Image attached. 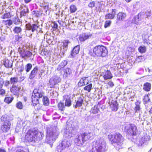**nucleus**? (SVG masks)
Returning <instances> with one entry per match:
<instances>
[{
  "label": "nucleus",
  "mask_w": 152,
  "mask_h": 152,
  "mask_svg": "<svg viewBox=\"0 0 152 152\" xmlns=\"http://www.w3.org/2000/svg\"><path fill=\"white\" fill-rule=\"evenodd\" d=\"M145 18L144 13L140 12L133 18L132 22L136 24H139L140 21L142 20Z\"/></svg>",
  "instance_id": "13"
},
{
  "label": "nucleus",
  "mask_w": 152,
  "mask_h": 152,
  "mask_svg": "<svg viewBox=\"0 0 152 152\" xmlns=\"http://www.w3.org/2000/svg\"><path fill=\"white\" fill-rule=\"evenodd\" d=\"M126 17V14L123 12H119L117 15V20L118 21H123Z\"/></svg>",
  "instance_id": "24"
},
{
  "label": "nucleus",
  "mask_w": 152,
  "mask_h": 152,
  "mask_svg": "<svg viewBox=\"0 0 152 152\" xmlns=\"http://www.w3.org/2000/svg\"><path fill=\"white\" fill-rule=\"evenodd\" d=\"M83 102V99L81 97H79L75 104H73V107L77 108L82 106Z\"/></svg>",
  "instance_id": "23"
},
{
  "label": "nucleus",
  "mask_w": 152,
  "mask_h": 152,
  "mask_svg": "<svg viewBox=\"0 0 152 152\" xmlns=\"http://www.w3.org/2000/svg\"><path fill=\"white\" fill-rule=\"evenodd\" d=\"M44 95V92L39 89H35L34 90L31 96L32 102L33 106H35L39 103V99L42 98Z\"/></svg>",
  "instance_id": "5"
},
{
  "label": "nucleus",
  "mask_w": 152,
  "mask_h": 152,
  "mask_svg": "<svg viewBox=\"0 0 152 152\" xmlns=\"http://www.w3.org/2000/svg\"><path fill=\"white\" fill-rule=\"evenodd\" d=\"M1 120L2 121H4V123L5 121L10 122V121L12 119V117H10V116L7 115H3L1 117Z\"/></svg>",
  "instance_id": "29"
},
{
  "label": "nucleus",
  "mask_w": 152,
  "mask_h": 152,
  "mask_svg": "<svg viewBox=\"0 0 152 152\" xmlns=\"http://www.w3.org/2000/svg\"><path fill=\"white\" fill-rule=\"evenodd\" d=\"M107 84L111 87H112L114 85L113 82L111 81H109L107 83Z\"/></svg>",
  "instance_id": "64"
},
{
  "label": "nucleus",
  "mask_w": 152,
  "mask_h": 152,
  "mask_svg": "<svg viewBox=\"0 0 152 152\" xmlns=\"http://www.w3.org/2000/svg\"><path fill=\"white\" fill-rule=\"evenodd\" d=\"M146 50V47L144 46H140L138 48V50L139 52L141 53H145V52Z\"/></svg>",
  "instance_id": "43"
},
{
  "label": "nucleus",
  "mask_w": 152,
  "mask_h": 152,
  "mask_svg": "<svg viewBox=\"0 0 152 152\" xmlns=\"http://www.w3.org/2000/svg\"><path fill=\"white\" fill-rule=\"evenodd\" d=\"M108 137L112 144L116 149L119 150L122 148L124 138L121 134L116 133L113 134L109 135Z\"/></svg>",
  "instance_id": "2"
},
{
  "label": "nucleus",
  "mask_w": 152,
  "mask_h": 152,
  "mask_svg": "<svg viewBox=\"0 0 152 152\" xmlns=\"http://www.w3.org/2000/svg\"><path fill=\"white\" fill-rule=\"evenodd\" d=\"M140 106H136L135 108V110L136 111V112H138V111H139L140 110Z\"/></svg>",
  "instance_id": "63"
},
{
  "label": "nucleus",
  "mask_w": 152,
  "mask_h": 152,
  "mask_svg": "<svg viewBox=\"0 0 152 152\" xmlns=\"http://www.w3.org/2000/svg\"><path fill=\"white\" fill-rule=\"evenodd\" d=\"M80 49L79 45H77L74 48L71 53V55L72 57L74 56L76 54H78Z\"/></svg>",
  "instance_id": "26"
},
{
  "label": "nucleus",
  "mask_w": 152,
  "mask_h": 152,
  "mask_svg": "<svg viewBox=\"0 0 152 152\" xmlns=\"http://www.w3.org/2000/svg\"><path fill=\"white\" fill-rule=\"evenodd\" d=\"M38 71V68L37 66H35L31 71L29 76V78L30 79L34 78L36 75Z\"/></svg>",
  "instance_id": "21"
},
{
  "label": "nucleus",
  "mask_w": 152,
  "mask_h": 152,
  "mask_svg": "<svg viewBox=\"0 0 152 152\" xmlns=\"http://www.w3.org/2000/svg\"><path fill=\"white\" fill-rule=\"evenodd\" d=\"M112 11L111 13H109L108 15H107L105 16V18H107L111 19H113L114 18L116 14V10L115 9H112Z\"/></svg>",
  "instance_id": "27"
},
{
  "label": "nucleus",
  "mask_w": 152,
  "mask_h": 152,
  "mask_svg": "<svg viewBox=\"0 0 152 152\" xmlns=\"http://www.w3.org/2000/svg\"><path fill=\"white\" fill-rule=\"evenodd\" d=\"M71 144L69 141L65 140L62 141L57 147L56 152H62L66 148L68 147Z\"/></svg>",
  "instance_id": "10"
},
{
  "label": "nucleus",
  "mask_w": 152,
  "mask_h": 152,
  "mask_svg": "<svg viewBox=\"0 0 152 152\" xmlns=\"http://www.w3.org/2000/svg\"><path fill=\"white\" fill-rule=\"evenodd\" d=\"M104 47L103 46L99 45L95 47L93 49L94 53L97 56L104 57Z\"/></svg>",
  "instance_id": "12"
},
{
  "label": "nucleus",
  "mask_w": 152,
  "mask_h": 152,
  "mask_svg": "<svg viewBox=\"0 0 152 152\" xmlns=\"http://www.w3.org/2000/svg\"><path fill=\"white\" fill-rule=\"evenodd\" d=\"M21 28L19 27H15L13 31L15 33L18 34L20 33L22 31Z\"/></svg>",
  "instance_id": "39"
},
{
  "label": "nucleus",
  "mask_w": 152,
  "mask_h": 152,
  "mask_svg": "<svg viewBox=\"0 0 152 152\" xmlns=\"http://www.w3.org/2000/svg\"><path fill=\"white\" fill-rule=\"evenodd\" d=\"M88 77H84L83 78V80L84 81V85H86L88 84V80L87 79L88 78Z\"/></svg>",
  "instance_id": "57"
},
{
  "label": "nucleus",
  "mask_w": 152,
  "mask_h": 152,
  "mask_svg": "<svg viewBox=\"0 0 152 152\" xmlns=\"http://www.w3.org/2000/svg\"><path fill=\"white\" fill-rule=\"evenodd\" d=\"M95 2L94 1H92L90 2L88 4V6L91 8H92L95 6Z\"/></svg>",
  "instance_id": "56"
},
{
  "label": "nucleus",
  "mask_w": 152,
  "mask_h": 152,
  "mask_svg": "<svg viewBox=\"0 0 152 152\" xmlns=\"http://www.w3.org/2000/svg\"><path fill=\"white\" fill-rule=\"evenodd\" d=\"M111 23V20H107L105 22V28L109 26Z\"/></svg>",
  "instance_id": "54"
},
{
  "label": "nucleus",
  "mask_w": 152,
  "mask_h": 152,
  "mask_svg": "<svg viewBox=\"0 0 152 152\" xmlns=\"http://www.w3.org/2000/svg\"><path fill=\"white\" fill-rule=\"evenodd\" d=\"M21 11L20 12V15L21 16H26L28 13L29 11L27 6L24 5L20 7Z\"/></svg>",
  "instance_id": "17"
},
{
  "label": "nucleus",
  "mask_w": 152,
  "mask_h": 152,
  "mask_svg": "<svg viewBox=\"0 0 152 152\" xmlns=\"http://www.w3.org/2000/svg\"><path fill=\"white\" fill-rule=\"evenodd\" d=\"M14 99L13 96L6 97L4 99V102L6 103L9 104L12 102Z\"/></svg>",
  "instance_id": "37"
},
{
  "label": "nucleus",
  "mask_w": 152,
  "mask_h": 152,
  "mask_svg": "<svg viewBox=\"0 0 152 152\" xmlns=\"http://www.w3.org/2000/svg\"><path fill=\"white\" fill-rule=\"evenodd\" d=\"M125 129L127 134L130 136L136 135L137 132L136 126L132 124L126 125L125 126Z\"/></svg>",
  "instance_id": "8"
},
{
  "label": "nucleus",
  "mask_w": 152,
  "mask_h": 152,
  "mask_svg": "<svg viewBox=\"0 0 152 152\" xmlns=\"http://www.w3.org/2000/svg\"><path fill=\"white\" fill-rule=\"evenodd\" d=\"M143 89L145 91H149L151 89V84L150 83L146 82L143 85Z\"/></svg>",
  "instance_id": "30"
},
{
  "label": "nucleus",
  "mask_w": 152,
  "mask_h": 152,
  "mask_svg": "<svg viewBox=\"0 0 152 152\" xmlns=\"http://www.w3.org/2000/svg\"><path fill=\"white\" fill-rule=\"evenodd\" d=\"M18 81V78L17 77H12L10 79V82L12 85L16 83Z\"/></svg>",
  "instance_id": "38"
},
{
  "label": "nucleus",
  "mask_w": 152,
  "mask_h": 152,
  "mask_svg": "<svg viewBox=\"0 0 152 152\" xmlns=\"http://www.w3.org/2000/svg\"><path fill=\"white\" fill-rule=\"evenodd\" d=\"M3 64L6 68H12V62L10 61L8 59L5 60L3 61Z\"/></svg>",
  "instance_id": "28"
},
{
  "label": "nucleus",
  "mask_w": 152,
  "mask_h": 152,
  "mask_svg": "<svg viewBox=\"0 0 152 152\" xmlns=\"http://www.w3.org/2000/svg\"><path fill=\"white\" fill-rule=\"evenodd\" d=\"M99 111V109L98 106L96 105L91 108L90 110V112L94 114L97 113Z\"/></svg>",
  "instance_id": "32"
},
{
  "label": "nucleus",
  "mask_w": 152,
  "mask_h": 152,
  "mask_svg": "<svg viewBox=\"0 0 152 152\" xmlns=\"http://www.w3.org/2000/svg\"><path fill=\"white\" fill-rule=\"evenodd\" d=\"M108 104L109 105L112 111H116L118 109V104L116 101L111 102L110 104V102H109Z\"/></svg>",
  "instance_id": "19"
},
{
  "label": "nucleus",
  "mask_w": 152,
  "mask_h": 152,
  "mask_svg": "<svg viewBox=\"0 0 152 152\" xmlns=\"http://www.w3.org/2000/svg\"><path fill=\"white\" fill-rule=\"evenodd\" d=\"M52 26L53 30H56L58 28V24L55 22H54L52 23Z\"/></svg>",
  "instance_id": "53"
},
{
  "label": "nucleus",
  "mask_w": 152,
  "mask_h": 152,
  "mask_svg": "<svg viewBox=\"0 0 152 152\" xmlns=\"http://www.w3.org/2000/svg\"><path fill=\"white\" fill-rule=\"evenodd\" d=\"M11 17L10 13L8 12L4 14L1 16V18L2 19H5L6 18H9Z\"/></svg>",
  "instance_id": "46"
},
{
  "label": "nucleus",
  "mask_w": 152,
  "mask_h": 152,
  "mask_svg": "<svg viewBox=\"0 0 152 152\" xmlns=\"http://www.w3.org/2000/svg\"><path fill=\"white\" fill-rule=\"evenodd\" d=\"M104 142L101 140L99 141H96L94 144L93 147L89 152H104Z\"/></svg>",
  "instance_id": "6"
},
{
  "label": "nucleus",
  "mask_w": 152,
  "mask_h": 152,
  "mask_svg": "<svg viewBox=\"0 0 152 152\" xmlns=\"http://www.w3.org/2000/svg\"><path fill=\"white\" fill-rule=\"evenodd\" d=\"M20 53L22 57L25 59L31 57L32 55V53L28 51H21Z\"/></svg>",
  "instance_id": "18"
},
{
  "label": "nucleus",
  "mask_w": 152,
  "mask_h": 152,
  "mask_svg": "<svg viewBox=\"0 0 152 152\" xmlns=\"http://www.w3.org/2000/svg\"><path fill=\"white\" fill-rule=\"evenodd\" d=\"M92 135L91 132H82L77 135V137L74 140L75 142L77 145L81 146L89 140Z\"/></svg>",
  "instance_id": "4"
},
{
  "label": "nucleus",
  "mask_w": 152,
  "mask_h": 152,
  "mask_svg": "<svg viewBox=\"0 0 152 152\" xmlns=\"http://www.w3.org/2000/svg\"><path fill=\"white\" fill-rule=\"evenodd\" d=\"M72 123V122L70 124L67 123V126L64 135V137L66 138L69 139L72 137L73 131L75 128V126Z\"/></svg>",
  "instance_id": "7"
},
{
  "label": "nucleus",
  "mask_w": 152,
  "mask_h": 152,
  "mask_svg": "<svg viewBox=\"0 0 152 152\" xmlns=\"http://www.w3.org/2000/svg\"><path fill=\"white\" fill-rule=\"evenodd\" d=\"M65 106H65L64 103L60 102L58 104V107L59 110L61 111L64 110L65 108Z\"/></svg>",
  "instance_id": "40"
},
{
  "label": "nucleus",
  "mask_w": 152,
  "mask_h": 152,
  "mask_svg": "<svg viewBox=\"0 0 152 152\" xmlns=\"http://www.w3.org/2000/svg\"><path fill=\"white\" fill-rule=\"evenodd\" d=\"M21 88L20 86H17L15 85H12L10 88V90L11 92L14 95L17 96V97L19 96Z\"/></svg>",
  "instance_id": "15"
},
{
  "label": "nucleus",
  "mask_w": 152,
  "mask_h": 152,
  "mask_svg": "<svg viewBox=\"0 0 152 152\" xmlns=\"http://www.w3.org/2000/svg\"><path fill=\"white\" fill-rule=\"evenodd\" d=\"M113 77L110 71L107 70L105 73V80L108 79H111Z\"/></svg>",
  "instance_id": "35"
},
{
  "label": "nucleus",
  "mask_w": 152,
  "mask_h": 152,
  "mask_svg": "<svg viewBox=\"0 0 152 152\" xmlns=\"http://www.w3.org/2000/svg\"><path fill=\"white\" fill-rule=\"evenodd\" d=\"M15 39L16 42H19L22 40V37L19 35H16L15 36Z\"/></svg>",
  "instance_id": "50"
},
{
  "label": "nucleus",
  "mask_w": 152,
  "mask_h": 152,
  "mask_svg": "<svg viewBox=\"0 0 152 152\" xmlns=\"http://www.w3.org/2000/svg\"><path fill=\"white\" fill-rule=\"evenodd\" d=\"M69 42V41L68 40H64L63 41V48L65 51L66 50L68 47V44Z\"/></svg>",
  "instance_id": "36"
},
{
  "label": "nucleus",
  "mask_w": 152,
  "mask_h": 152,
  "mask_svg": "<svg viewBox=\"0 0 152 152\" xmlns=\"http://www.w3.org/2000/svg\"><path fill=\"white\" fill-rule=\"evenodd\" d=\"M64 73L63 75V77L66 78L69 76L72 73V70L70 68H67L63 70Z\"/></svg>",
  "instance_id": "25"
},
{
  "label": "nucleus",
  "mask_w": 152,
  "mask_h": 152,
  "mask_svg": "<svg viewBox=\"0 0 152 152\" xmlns=\"http://www.w3.org/2000/svg\"><path fill=\"white\" fill-rule=\"evenodd\" d=\"M33 14L37 17H38L39 15V12L37 11H34L33 12Z\"/></svg>",
  "instance_id": "58"
},
{
  "label": "nucleus",
  "mask_w": 152,
  "mask_h": 152,
  "mask_svg": "<svg viewBox=\"0 0 152 152\" xmlns=\"http://www.w3.org/2000/svg\"><path fill=\"white\" fill-rule=\"evenodd\" d=\"M5 92L4 90L1 88L0 89V95H4Z\"/></svg>",
  "instance_id": "62"
},
{
  "label": "nucleus",
  "mask_w": 152,
  "mask_h": 152,
  "mask_svg": "<svg viewBox=\"0 0 152 152\" xmlns=\"http://www.w3.org/2000/svg\"><path fill=\"white\" fill-rule=\"evenodd\" d=\"M144 100L146 103L148 102L150 100V99H149L148 96V95H147L145 96Z\"/></svg>",
  "instance_id": "59"
},
{
  "label": "nucleus",
  "mask_w": 152,
  "mask_h": 152,
  "mask_svg": "<svg viewBox=\"0 0 152 152\" xmlns=\"http://www.w3.org/2000/svg\"><path fill=\"white\" fill-rule=\"evenodd\" d=\"M16 107L18 109H22L23 105L22 103L21 102H19L16 104Z\"/></svg>",
  "instance_id": "47"
},
{
  "label": "nucleus",
  "mask_w": 152,
  "mask_h": 152,
  "mask_svg": "<svg viewBox=\"0 0 152 152\" xmlns=\"http://www.w3.org/2000/svg\"><path fill=\"white\" fill-rule=\"evenodd\" d=\"M43 104L46 106L48 105L49 104V100L47 97L44 96L42 99Z\"/></svg>",
  "instance_id": "33"
},
{
  "label": "nucleus",
  "mask_w": 152,
  "mask_h": 152,
  "mask_svg": "<svg viewBox=\"0 0 152 152\" xmlns=\"http://www.w3.org/2000/svg\"><path fill=\"white\" fill-rule=\"evenodd\" d=\"M63 100L64 101L65 106L69 107L72 104L70 96L68 95H65L63 96Z\"/></svg>",
  "instance_id": "16"
},
{
  "label": "nucleus",
  "mask_w": 152,
  "mask_h": 152,
  "mask_svg": "<svg viewBox=\"0 0 152 152\" xmlns=\"http://www.w3.org/2000/svg\"><path fill=\"white\" fill-rule=\"evenodd\" d=\"M145 60L144 57L142 56H138L136 58V61L138 62H141Z\"/></svg>",
  "instance_id": "45"
},
{
  "label": "nucleus",
  "mask_w": 152,
  "mask_h": 152,
  "mask_svg": "<svg viewBox=\"0 0 152 152\" xmlns=\"http://www.w3.org/2000/svg\"><path fill=\"white\" fill-rule=\"evenodd\" d=\"M59 131L56 126H52L47 129L46 141L50 143L54 141L59 134Z\"/></svg>",
  "instance_id": "3"
},
{
  "label": "nucleus",
  "mask_w": 152,
  "mask_h": 152,
  "mask_svg": "<svg viewBox=\"0 0 152 152\" xmlns=\"http://www.w3.org/2000/svg\"><path fill=\"white\" fill-rule=\"evenodd\" d=\"M92 84H90L84 87V89L85 90L87 91L88 92H90L92 88Z\"/></svg>",
  "instance_id": "41"
},
{
  "label": "nucleus",
  "mask_w": 152,
  "mask_h": 152,
  "mask_svg": "<svg viewBox=\"0 0 152 152\" xmlns=\"http://www.w3.org/2000/svg\"><path fill=\"white\" fill-rule=\"evenodd\" d=\"M145 18H148L151 15V11H147L145 13H144Z\"/></svg>",
  "instance_id": "52"
},
{
  "label": "nucleus",
  "mask_w": 152,
  "mask_h": 152,
  "mask_svg": "<svg viewBox=\"0 0 152 152\" xmlns=\"http://www.w3.org/2000/svg\"><path fill=\"white\" fill-rule=\"evenodd\" d=\"M10 82L9 81H4V86L7 88L9 87V86L10 84Z\"/></svg>",
  "instance_id": "55"
},
{
  "label": "nucleus",
  "mask_w": 152,
  "mask_h": 152,
  "mask_svg": "<svg viewBox=\"0 0 152 152\" xmlns=\"http://www.w3.org/2000/svg\"><path fill=\"white\" fill-rule=\"evenodd\" d=\"M67 64V61L66 60L63 61L61 63H60L58 65L57 69L58 71H59L61 69L64 68L66 66Z\"/></svg>",
  "instance_id": "31"
},
{
  "label": "nucleus",
  "mask_w": 152,
  "mask_h": 152,
  "mask_svg": "<svg viewBox=\"0 0 152 152\" xmlns=\"http://www.w3.org/2000/svg\"><path fill=\"white\" fill-rule=\"evenodd\" d=\"M84 81L83 78L81 79L80 81L78 83V85L79 86L81 87L84 86Z\"/></svg>",
  "instance_id": "51"
},
{
  "label": "nucleus",
  "mask_w": 152,
  "mask_h": 152,
  "mask_svg": "<svg viewBox=\"0 0 152 152\" xmlns=\"http://www.w3.org/2000/svg\"><path fill=\"white\" fill-rule=\"evenodd\" d=\"M11 124L10 122L5 121L1 127V129L4 132H7L9 130Z\"/></svg>",
  "instance_id": "20"
},
{
  "label": "nucleus",
  "mask_w": 152,
  "mask_h": 152,
  "mask_svg": "<svg viewBox=\"0 0 152 152\" xmlns=\"http://www.w3.org/2000/svg\"><path fill=\"white\" fill-rule=\"evenodd\" d=\"M4 21L5 22V25H8L9 26H11L12 24V20H4Z\"/></svg>",
  "instance_id": "48"
},
{
  "label": "nucleus",
  "mask_w": 152,
  "mask_h": 152,
  "mask_svg": "<svg viewBox=\"0 0 152 152\" xmlns=\"http://www.w3.org/2000/svg\"><path fill=\"white\" fill-rule=\"evenodd\" d=\"M150 137L147 134L144 135L143 137L139 139L136 140V145L137 146H140L144 145H147L148 143L150 140Z\"/></svg>",
  "instance_id": "9"
},
{
  "label": "nucleus",
  "mask_w": 152,
  "mask_h": 152,
  "mask_svg": "<svg viewBox=\"0 0 152 152\" xmlns=\"http://www.w3.org/2000/svg\"><path fill=\"white\" fill-rule=\"evenodd\" d=\"M44 137L43 134L35 129H29L26 133L25 136L26 142L34 143H38Z\"/></svg>",
  "instance_id": "1"
},
{
  "label": "nucleus",
  "mask_w": 152,
  "mask_h": 152,
  "mask_svg": "<svg viewBox=\"0 0 152 152\" xmlns=\"http://www.w3.org/2000/svg\"><path fill=\"white\" fill-rule=\"evenodd\" d=\"M139 2H136L133 5V7L134 8H138V7L139 5Z\"/></svg>",
  "instance_id": "61"
},
{
  "label": "nucleus",
  "mask_w": 152,
  "mask_h": 152,
  "mask_svg": "<svg viewBox=\"0 0 152 152\" xmlns=\"http://www.w3.org/2000/svg\"><path fill=\"white\" fill-rule=\"evenodd\" d=\"M13 22L15 25H18L20 23V21L18 17H15L13 19Z\"/></svg>",
  "instance_id": "42"
},
{
  "label": "nucleus",
  "mask_w": 152,
  "mask_h": 152,
  "mask_svg": "<svg viewBox=\"0 0 152 152\" xmlns=\"http://www.w3.org/2000/svg\"><path fill=\"white\" fill-rule=\"evenodd\" d=\"M39 25L38 23L32 24L28 23L26 25V29L31 31L33 33L37 31V29L39 28Z\"/></svg>",
  "instance_id": "14"
},
{
  "label": "nucleus",
  "mask_w": 152,
  "mask_h": 152,
  "mask_svg": "<svg viewBox=\"0 0 152 152\" xmlns=\"http://www.w3.org/2000/svg\"><path fill=\"white\" fill-rule=\"evenodd\" d=\"M4 83V78L0 77V89L3 86Z\"/></svg>",
  "instance_id": "49"
},
{
  "label": "nucleus",
  "mask_w": 152,
  "mask_h": 152,
  "mask_svg": "<svg viewBox=\"0 0 152 152\" xmlns=\"http://www.w3.org/2000/svg\"><path fill=\"white\" fill-rule=\"evenodd\" d=\"M144 72V70L142 68L139 69L138 72H137V74H142Z\"/></svg>",
  "instance_id": "60"
},
{
  "label": "nucleus",
  "mask_w": 152,
  "mask_h": 152,
  "mask_svg": "<svg viewBox=\"0 0 152 152\" xmlns=\"http://www.w3.org/2000/svg\"><path fill=\"white\" fill-rule=\"evenodd\" d=\"M92 34L88 33H84L80 34L79 37V39L81 42H83L90 38L92 36Z\"/></svg>",
  "instance_id": "22"
},
{
  "label": "nucleus",
  "mask_w": 152,
  "mask_h": 152,
  "mask_svg": "<svg viewBox=\"0 0 152 152\" xmlns=\"http://www.w3.org/2000/svg\"><path fill=\"white\" fill-rule=\"evenodd\" d=\"M70 9L71 13H74L77 10L76 7L74 5L71 6L70 7Z\"/></svg>",
  "instance_id": "44"
},
{
  "label": "nucleus",
  "mask_w": 152,
  "mask_h": 152,
  "mask_svg": "<svg viewBox=\"0 0 152 152\" xmlns=\"http://www.w3.org/2000/svg\"><path fill=\"white\" fill-rule=\"evenodd\" d=\"M32 67L31 64L28 63L26 64L25 66V69L27 73L29 72L31 69Z\"/></svg>",
  "instance_id": "34"
},
{
  "label": "nucleus",
  "mask_w": 152,
  "mask_h": 152,
  "mask_svg": "<svg viewBox=\"0 0 152 152\" xmlns=\"http://www.w3.org/2000/svg\"><path fill=\"white\" fill-rule=\"evenodd\" d=\"M61 80L59 76H54L50 79L49 83L47 84V86L50 88H53L55 85L60 82Z\"/></svg>",
  "instance_id": "11"
}]
</instances>
